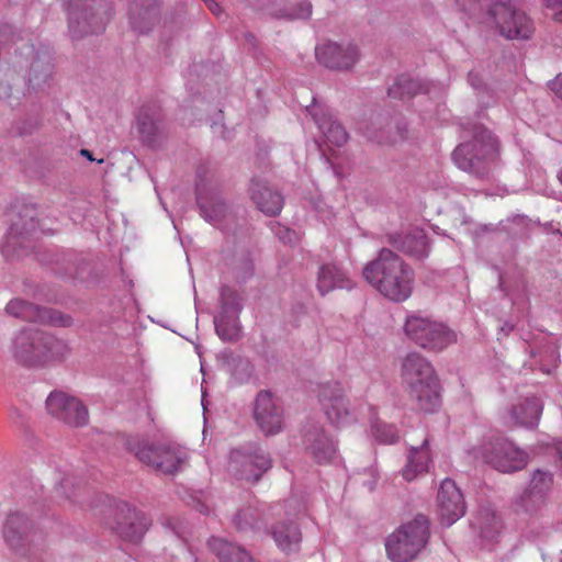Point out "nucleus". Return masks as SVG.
<instances>
[{
	"instance_id": "obj_46",
	"label": "nucleus",
	"mask_w": 562,
	"mask_h": 562,
	"mask_svg": "<svg viewBox=\"0 0 562 562\" xmlns=\"http://www.w3.org/2000/svg\"><path fill=\"white\" fill-rule=\"evenodd\" d=\"M205 3L214 14L218 15L221 13L220 5L214 0H207Z\"/></svg>"
},
{
	"instance_id": "obj_41",
	"label": "nucleus",
	"mask_w": 562,
	"mask_h": 562,
	"mask_svg": "<svg viewBox=\"0 0 562 562\" xmlns=\"http://www.w3.org/2000/svg\"><path fill=\"white\" fill-rule=\"evenodd\" d=\"M312 14V4L307 1H303L297 3L290 13L286 14V18L291 20H304L310 18Z\"/></svg>"
},
{
	"instance_id": "obj_33",
	"label": "nucleus",
	"mask_w": 562,
	"mask_h": 562,
	"mask_svg": "<svg viewBox=\"0 0 562 562\" xmlns=\"http://www.w3.org/2000/svg\"><path fill=\"white\" fill-rule=\"evenodd\" d=\"M314 119L328 144L340 147L347 142L348 134L346 130L340 123L334 121L331 116L323 115L318 117L314 115Z\"/></svg>"
},
{
	"instance_id": "obj_16",
	"label": "nucleus",
	"mask_w": 562,
	"mask_h": 562,
	"mask_svg": "<svg viewBox=\"0 0 562 562\" xmlns=\"http://www.w3.org/2000/svg\"><path fill=\"white\" fill-rule=\"evenodd\" d=\"M552 487L553 474L550 471H533L528 488L520 496V506L527 513H537L547 504Z\"/></svg>"
},
{
	"instance_id": "obj_3",
	"label": "nucleus",
	"mask_w": 562,
	"mask_h": 562,
	"mask_svg": "<svg viewBox=\"0 0 562 562\" xmlns=\"http://www.w3.org/2000/svg\"><path fill=\"white\" fill-rule=\"evenodd\" d=\"M402 378L419 409L432 413L439 408V382L431 364L424 357L418 353L407 355L402 364Z\"/></svg>"
},
{
	"instance_id": "obj_49",
	"label": "nucleus",
	"mask_w": 562,
	"mask_h": 562,
	"mask_svg": "<svg viewBox=\"0 0 562 562\" xmlns=\"http://www.w3.org/2000/svg\"><path fill=\"white\" fill-rule=\"evenodd\" d=\"M476 79H477V76L473 72H470L469 74V81L470 83L474 87V88H477V83H476Z\"/></svg>"
},
{
	"instance_id": "obj_20",
	"label": "nucleus",
	"mask_w": 562,
	"mask_h": 562,
	"mask_svg": "<svg viewBox=\"0 0 562 562\" xmlns=\"http://www.w3.org/2000/svg\"><path fill=\"white\" fill-rule=\"evenodd\" d=\"M196 202L203 218L215 227L222 228L227 216V207L218 193L206 191L204 187L196 189Z\"/></svg>"
},
{
	"instance_id": "obj_43",
	"label": "nucleus",
	"mask_w": 562,
	"mask_h": 562,
	"mask_svg": "<svg viewBox=\"0 0 562 562\" xmlns=\"http://www.w3.org/2000/svg\"><path fill=\"white\" fill-rule=\"evenodd\" d=\"M547 8H551L554 10L552 18L562 22V0H544Z\"/></svg>"
},
{
	"instance_id": "obj_2",
	"label": "nucleus",
	"mask_w": 562,
	"mask_h": 562,
	"mask_svg": "<svg viewBox=\"0 0 562 562\" xmlns=\"http://www.w3.org/2000/svg\"><path fill=\"white\" fill-rule=\"evenodd\" d=\"M15 358L25 366H47L65 359L68 345L53 335L37 328L21 330L13 341Z\"/></svg>"
},
{
	"instance_id": "obj_37",
	"label": "nucleus",
	"mask_w": 562,
	"mask_h": 562,
	"mask_svg": "<svg viewBox=\"0 0 562 562\" xmlns=\"http://www.w3.org/2000/svg\"><path fill=\"white\" fill-rule=\"evenodd\" d=\"M371 431L374 438L383 443H393L398 439L396 428L380 420L371 422Z\"/></svg>"
},
{
	"instance_id": "obj_19",
	"label": "nucleus",
	"mask_w": 562,
	"mask_h": 562,
	"mask_svg": "<svg viewBox=\"0 0 562 562\" xmlns=\"http://www.w3.org/2000/svg\"><path fill=\"white\" fill-rule=\"evenodd\" d=\"M32 213V210H26L24 217H29V220L25 221L22 226H20L18 222L11 224L1 245V251L4 256H19L21 250L27 248L30 236L33 235L35 231V222Z\"/></svg>"
},
{
	"instance_id": "obj_36",
	"label": "nucleus",
	"mask_w": 562,
	"mask_h": 562,
	"mask_svg": "<svg viewBox=\"0 0 562 562\" xmlns=\"http://www.w3.org/2000/svg\"><path fill=\"white\" fill-rule=\"evenodd\" d=\"M222 314L238 315L243 308L241 300L236 291L228 286H223L220 295Z\"/></svg>"
},
{
	"instance_id": "obj_14",
	"label": "nucleus",
	"mask_w": 562,
	"mask_h": 562,
	"mask_svg": "<svg viewBox=\"0 0 562 562\" xmlns=\"http://www.w3.org/2000/svg\"><path fill=\"white\" fill-rule=\"evenodd\" d=\"M465 514L462 492L452 480L441 482L437 495V515L442 526L450 527Z\"/></svg>"
},
{
	"instance_id": "obj_34",
	"label": "nucleus",
	"mask_w": 562,
	"mask_h": 562,
	"mask_svg": "<svg viewBox=\"0 0 562 562\" xmlns=\"http://www.w3.org/2000/svg\"><path fill=\"white\" fill-rule=\"evenodd\" d=\"M215 330L222 340L232 341L239 335L238 315L218 313L214 317Z\"/></svg>"
},
{
	"instance_id": "obj_12",
	"label": "nucleus",
	"mask_w": 562,
	"mask_h": 562,
	"mask_svg": "<svg viewBox=\"0 0 562 562\" xmlns=\"http://www.w3.org/2000/svg\"><path fill=\"white\" fill-rule=\"evenodd\" d=\"M46 408L52 416L72 427L88 422V409L82 402L64 392H52L46 400Z\"/></svg>"
},
{
	"instance_id": "obj_21",
	"label": "nucleus",
	"mask_w": 562,
	"mask_h": 562,
	"mask_svg": "<svg viewBox=\"0 0 562 562\" xmlns=\"http://www.w3.org/2000/svg\"><path fill=\"white\" fill-rule=\"evenodd\" d=\"M305 447L318 463L331 462L337 456L336 442L318 427L306 432Z\"/></svg>"
},
{
	"instance_id": "obj_40",
	"label": "nucleus",
	"mask_w": 562,
	"mask_h": 562,
	"mask_svg": "<svg viewBox=\"0 0 562 562\" xmlns=\"http://www.w3.org/2000/svg\"><path fill=\"white\" fill-rule=\"evenodd\" d=\"M41 125L37 116H25L15 124V131L21 136L33 134Z\"/></svg>"
},
{
	"instance_id": "obj_53",
	"label": "nucleus",
	"mask_w": 562,
	"mask_h": 562,
	"mask_svg": "<svg viewBox=\"0 0 562 562\" xmlns=\"http://www.w3.org/2000/svg\"><path fill=\"white\" fill-rule=\"evenodd\" d=\"M204 2H207V0H204Z\"/></svg>"
},
{
	"instance_id": "obj_26",
	"label": "nucleus",
	"mask_w": 562,
	"mask_h": 562,
	"mask_svg": "<svg viewBox=\"0 0 562 562\" xmlns=\"http://www.w3.org/2000/svg\"><path fill=\"white\" fill-rule=\"evenodd\" d=\"M431 463L428 440L424 439L418 448H412L408 454L407 464L402 471L405 481L411 482L418 475L427 473Z\"/></svg>"
},
{
	"instance_id": "obj_10",
	"label": "nucleus",
	"mask_w": 562,
	"mask_h": 562,
	"mask_svg": "<svg viewBox=\"0 0 562 562\" xmlns=\"http://www.w3.org/2000/svg\"><path fill=\"white\" fill-rule=\"evenodd\" d=\"M271 468V458L261 448L235 449L231 452L228 470L236 477L256 482Z\"/></svg>"
},
{
	"instance_id": "obj_32",
	"label": "nucleus",
	"mask_w": 562,
	"mask_h": 562,
	"mask_svg": "<svg viewBox=\"0 0 562 562\" xmlns=\"http://www.w3.org/2000/svg\"><path fill=\"white\" fill-rule=\"evenodd\" d=\"M277 546L283 551H294L301 541V531L294 521L279 522L272 529Z\"/></svg>"
},
{
	"instance_id": "obj_24",
	"label": "nucleus",
	"mask_w": 562,
	"mask_h": 562,
	"mask_svg": "<svg viewBox=\"0 0 562 562\" xmlns=\"http://www.w3.org/2000/svg\"><path fill=\"white\" fill-rule=\"evenodd\" d=\"M69 30L75 38L86 34H94L104 30L105 21L97 12L85 10L80 15L69 8Z\"/></svg>"
},
{
	"instance_id": "obj_9",
	"label": "nucleus",
	"mask_w": 562,
	"mask_h": 562,
	"mask_svg": "<svg viewBox=\"0 0 562 562\" xmlns=\"http://www.w3.org/2000/svg\"><path fill=\"white\" fill-rule=\"evenodd\" d=\"M319 404L328 422L336 427H345L358 420V412L350 407L345 389L340 383L323 386L319 393Z\"/></svg>"
},
{
	"instance_id": "obj_8",
	"label": "nucleus",
	"mask_w": 562,
	"mask_h": 562,
	"mask_svg": "<svg viewBox=\"0 0 562 562\" xmlns=\"http://www.w3.org/2000/svg\"><path fill=\"white\" fill-rule=\"evenodd\" d=\"M404 329L412 341L429 350H441L456 340L443 324L418 314L407 316Z\"/></svg>"
},
{
	"instance_id": "obj_35",
	"label": "nucleus",
	"mask_w": 562,
	"mask_h": 562,
	"mask_svg": "<svg viewBox=\"0 0 562 562\" xmlns=\"http://www.w3.org/2000/svg\"><path fill=\"white\" fill-rule=\"evenodd\" d=\"M137 128L146 142H151L157 132L156 113L150 109L139 111L137 117Z\"/></svg>"
},
{
	"instance_id": "obj_17",
	"label": "nucleus",
	"mask_w": 562,
	"mask_h": 562,
	"mask_svg": "<svg viewBox=\"0 0 562 562\" xmlns=\"http://www.w3.org/2000/svg\"><path fill=\"white\" fill-rule=\"evenodd\" d=\"M116 514L119 520L112 528L128 541H139L150 525L148 517L126 503L117 506Z\"/></svg>"
},
{
	"instance_id": "obj_13",
	"label": "nucleus",
	"mask_w": 562,
	"mask_h": 562,
	"mask_svg": "<svg viewBox=\"0 0 562 562\" xmlns=\"http://www.w3.org/2000/svg\"><path fill=\"white\" fill-rule=\"evenodd\" d=\"M7 313L27 322L68 327L72 324L70 316L56 310L40 307L23 300H12L7 304Z\"/></svg>"
},
{
	"instance_id": "obj_7",
	"label": "nucleus",
	"mask_w": 562,
	"mask_h": 562,
	"mask_svg": "<svg viewBox=\"0 0 562 562\" xmlns=\"http://www.w3.org/2000/svg\"><path fill=\"white\" fill-rule=\"evenodd\" d=\"M488 23L508 40H528L533 33V23L524 12L508 2L496 1L487 12Z\"/></svg>"
},
{
	"instance_id": "obj_25",
	"label": "nucleus",
	"mask_w": 562,
	"mask_h": 562,
	"mask_svg": "<svg viewBox=\"0 0 562 562\" xmlns=\"http://www.w3.org/2000/svg\"><path fill=\"white\" fill-rule=\"evenodd\" d=\"M473 526L485 547L497 542L503 530L501 518L491 508H482L474 518Z\"/></svg>"
},
{
	"instance_id": "obj_47",
	"label": "nucleus",
	"mask_w": 562,
	"mask_h": 562,
	"mask_svg": "<svg viewBox=\"0 0 562 562\" xmlns=\"http://www.w3.org/2000/svg\"><path fill=\"white\" fill-rule=\"evenodd\" d=\"M239 366L243 368V370H245V372H246V375H247V376H248V375H250V373H251V368H250L249 362H247V361H240V362H239Z\"/></svg>"
},
{
	"instance_id": "obj_30",
	"label": "nucleus",
	"mask_w": 562,
	"mask_h": 562,
	"mask_svg": "<svg viewBox=\"0 0 562 562\" xmlns=\"http://www.w3.org/2000/svg\"><path fill=\"white\" fill-rule=\"evenodd\" d=\"M431 83L422 82L420 80L413 79L409 76L402 75L389 88V95L394 99H405L413 97L419 92L430 93Z\"/></svg>"
},
{
	"instance_id": "obj_29",
	"label": "nucleus",
	"mask_w": 562,
	"mask_h": 562,
	"mask_svg": "<svg viewBox=\"0 0 562 562\" xmlns=\"http://www.w3.org/2000/svg\"><path fill=\"white\" fill-rule=\"evenodd\" d=\"M389 241L398 250L415 257H425L427 255V240L423 232L414 234L392 235Z\"/></svg>"
},
{
	"instance_id": "obj_51",
	"label": "nucleus",
	"mask_w": 562,
	"mask_h": 562,
	"mask_svg": "<svg viewBox=\"0 0 562 562\" xmlns=\"http://www.w3.org/2000/svg\"><path fill=\"white\" fill-rule=\"evenodd\" d=\"M558 179L562 183V169L558 173Z\"/></svg>"
},
{
	"instance_id": "obj_31",
	"label": "nucleus",
	"mask_w": 562,
	"mask_h": 562,
	"mask_svg": "<svg viewBox=\"0 0 562 562\" xmlns=\"http://www.w3.org/2000/svg\"><path fill=\"white\" fill-rule=\"evenodd\" d=\"M207 544L222 562H254L251 555L245 549L221 538L213 537Z\"/></svg>"
},
{
	"instance_id": "obj_18",
	"label": "nucleus",
	"mask_w": 562,
	"mask_h": 562,
	"mask_svg": "<svg viewBox=\"0 0 562 562\" xmlns=\"http://www.w3.org/2000/svg\"><path fill=\"white\" fill-rule=\"evenodd\" d=\"M315 54L322 65L339 70L351 68L359 58L358 49L355 45H340L333 42L317 45Z\"/></svg>"
},
{
	"instance_id": "obj_1",
	"label": "nucleus",
	"mask_w": 562,
	"mask_h": 562,
	"mask_svg": "<svg viewBox=\"0 0 562 562\" xmlns=\"http://www.w3.org/2000/svg\"><path fill=\"white\" fill-rule=\"evenodd\" d=\"M362 276L372 288L390 301L404 302L413 293L414 270L387 248L381 249L378 257L364 266Z\"/></svg>"
},
{
	"instance_id": "obj_42",
	"label": "nucleus",
	"mask_w": 562,
	"mask_h": 562,
	"mask_svg": "<svg viewBox=\"0 0 562 562\" xmlns=\"http://www.w3.org/2000/svg\"><path fill=\"white\" fill-rule=\"evenodd\" d=\"M276 234L279 236L280 240L285 244H292L299 239L297 234L286 227H280Z\"/></svg>"
},
{
	"instance_id": "obj_27",
	"label": "nucleus",
	"mask_w": 562,
	"mask_h": 562,
	"mask_svg": "<svg viewBox=\"0 0 562 562\" xmlns=\"http://www.w3.org/2000/svg\"><path fill=\"white\" fill-rule=\"evenodd\" d=\"M317 288L324 295L335 289H351L352 281L336 265H324L318 272Z\"/></svg>"
},
{
	"instance_id": "obj_52",
	"label": "nucleus",
	"mask_w": 562,
	"mask_h": 562,
	"mask_svg": "<svg viewBox=\"0 0 562 562\" xmlns=\"http://www.w3.org/2000/svg\"><path fill=\"white\" fill-rule=\"evenodd\" d=\"M133 27L139 30V32H143V30H140L135 23L133 24Z\"/></svg>"
},
{
	"instance_id": "obj_28",
	"label": "nucleus",
	"mask_w": 562,
	"mask_h": 562,
	"mask_svg": "<svg viewBox=\"0 0 562 562\" xmlns=\"http://www.w3.org/2000/svg\"><path fill=\"white\" fill-rule=\"evenodd\" d=\"M30 530V521L26 516L14 513L8 516L3 527L4 541L12 549L21 547L23 538Z\"/></svg>"
},
{
	"instance_id": "obj_45",
	"label": "nucleus",
	"mask_w": 562,
	"mask_h": 562,
	"mask_svg": "<svg viewBox=\"0 0 562 562\" xmlns=\"http://www.w3.org/2000/svg\"><path fill=\"white\" fill-rule=\"evenodd\" d=\"M473 0H453L452 5L463 12H470L473 5Z\"/></svg>"
},
{
	"instance_id": "obj_6",
	"label": "nucleus",
	"mask_w": 562,
	"mask_h": 562,
	"mask_svg": "<svg viewBox=\"0 0 562 562\" xmlns=\"http://www.w3.org/2000/svg\"><path fill=\"white\" fill-rule=\"evenodd\" d=\"M428 537V519L418 515L387 538V555L394 562H409L425 548Z\"/></svg>"
},
{
	"instance_id": "obj_48",
	"label": "nucleus",
	"mask_w": 562,
	"mask_h": 562,
	"mask_svg": "<svg viewBox=\"0 0 562 562\" xmlns=\"http://www.w3.org/2000/svg\"><path fill=\"white\" fill-rule=\"evenodd\" d=\"M196 509L202 513V514H209L210 509L209 507L202 503V502H199L198 505H196Z\"/></svg>"
},
{
	"instance_id": "obj_4",
	"label": "nucleus",
	"mask_w": 562,
	"mask_h": 562,
	"mask_svg": "<svg viewBox=\"0 0 562 562\" xmlns=\"http://www.w3.org/2000/svg\"><path fill=\"white\" fill-rule=\"evenodd\" d=\"M497 153V142L492 133L482 126H475L472 140L460 144L453 150L452 159L459 169L483 177L488 162L496 158Z\"/></svg>"
},
{
	"instance_id": "obj_50",
	"label": "nucleus",
	"mask_w": 562,
	"mask_h": 562,
	"mask_svg": "<svg viewBox=\"0 0 562 562\" xmlns=\"http://www.w3.org/2000/svg\"><path fill=\"white\" fill-rule=\"evenodd\" d=\"M80 154L85 157H87L89 160L93 161V157L91 155V153L88 150V149H81Z\"/></svg>"
},
{
	"instance_id": "obj_11",
	"label": "nucleus",
	"mask_w": 562,
	"mask_h": 562,
	"mask_svg": "<svg viewBox=\"0 0 562 562\" xmlns=\"http://www.w3.org/2000/svg\"><path fill=\"white\" fill-rule=\"evenodd\" d=\"M138 460L162 473H175L187 459V451L176 445L143 446L137 452Z\"/></svg>"
},
{
	"instance_id": "obj_23",
	"label": "nucleus",
	"mask_w": 562,
	"mask_h": 562,
	"mask_svg": "<svg viewBox=\"0 0 562 562\" xmlns=\"http://www.w3.org/2000/svg\"><path fill=\"white\" fill-rule=\"evenodd\" d=\"M251 199L257 207L266 215H278L283 206V198L272 191L266 182L254 179L250 187Z\"/></svg>"
},
{
	"instance_id": "obj_44",
	"label": "nucleus",
	"mask_w": 562,
	"mask_h": 562,
	"mask_svg": "<svg viewBox=\"0 0 562 562\" xmlns=\"http://www.w3.org/2000/svg\"><path fill=\"white\" fill-rule=\"evenodd\" d=\"M550 89L552 92L562 99V75H558L551 82H550Z\"/></svg>"
},
{
	"instance_id": "obj_22",
	"label": "nucleus",
	"mask_w": 562,
	"mask_h": 562,
	"mask_svg": "<svg viewBox=\"0 0 562 562\" xmlns=\"http://www.w3.org/2000/svg\"><path fill=\"white\" fill-rule=\"evenodd\" d=\"M543 409V403L536 396L525 397L513 405L509 411L514 425L533 428L538 425Z\"/></svg>"
},
{
	"instance_id": "obj_38",
	"label": "nucleus",
	"mask_w": 562,
	"mask_h": 562,
	"mask_svg": "<svg viewBox=\"0 0 562 562\" xmlns=\"http://www.w3.org/2000/svg\"><path fill=\"white\" fill-rule=\"evenodd\" d=\"M258 513L252 507H247L238 512L234 517V524L239 530L254 528L256 526Z\"/></svg>"
},
{
	"instance_id": "obj_15",
	"label": "nucleus",
	"mask_w": 562,
	"mask_h": 562,
	"mask_svg": "<svg viewBox=\"0 0 562 562\" xmlns=\"http://www.w3.org/2000/svg\"><path fill=\"white\" fill-rule=\"evenodd\" d=\"M255 419L266 435H274L283 428V409L268 391L258 393L254 408Z\"/></svg>"
},
{
	"instance_id": "obj_5",
	"label": "nucleus",
	"mask_w": 562,
	"mask_h": 562,
	"mask_svg": "<svg viewBox=\"0 0 562 562\" xmlns=\"http://www.w3.org/2000/svg\"><path fill=\"white\" fill-rule=\"evenodd\" d=\"M469 453L473 459L491 465L502 473H514L526 468L528 453L512 440L504 437H493L473 447Z\"/></svg>"
},
{
	"instance_id": "obj_39",
	"label": "nucleus",
	"mask_w": 562,
	"mask_h": 562,
	"mask_svg": "<svg viewBox=\"0 0 562 562\" xmlns=\"http://www.w3.org/2000/svg\"><path fill=\"white\" fill-rule=\"evenodd\" d=\"M37 61L32 64L29 83L33 89H41L43 85H45L50 77V67L47 65L44 69L37 74Z\"/></svg>"
}]
</instances>
